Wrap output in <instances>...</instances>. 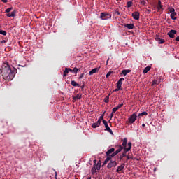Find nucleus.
Wrapping results in <instances>:
<instances>
[{
    "mask_svg": "<svg viewBox=\"0 0 179 179\" xmlns=\"http://www.w3.org/2000/svg\"><path fill=\"white\" fill-rule=\"evenodd\" d=\"M17 71L16 69L12 70L8 63H3L1 68V76L4 80H12L15 78V72Z\"/></svg>",
    "mask_w": 179,
    "mask_h": 179,
    "instance_id": "nucleus-1",
    "label": "nucleus"
},
{
    "mask_svg": "<svg viewBox=\"0 0 179 179\" xmlns=\"http://www.w3.org/2000/svg\"><path fill=\"white\" fill-rule=\"evenodd\" d=\"M127 146L128 148H124L123 152H122V155L120 156V159H122V157H125V156H127V152H129V150H131V148H132V143L131 142H129L127 143Z\"/></svg>",
    "mask_w": 179,
    "mask_h": 179,
    "instance_id": "nucleus-2",
    "label": "nucleus"
},
{
    "mask_svg": "<svg viewBox=\"0 0 179 179\" xmlns=\"http://www.w3.org/2000/svg\"><path fill=\"white\" fill-rule=\"evenodd\" d=\"M100 19L102 20H107L111 19V14L107 12L101 13Z\"/></svg>",
    "mask_w": 179,
    "mask_h": 179,
    "instance_id": "nucleus-3",
    "label": "nucleus"
},
{
    "mask_svg": "<svg viewBox=\"0 0 179 179\" xmlns=\"http://www.w3.org/2000/svg\"><path fill=\"white\" fill-rule=\"evenodd\" d=\"M136 118H138V116L136 115V113H133L130 115L129 117V125H132L135 121H136Z\"/></svg>",
    "mask_w": 179,
    "mask_h": 179,
    "instance_id": "nucleus-4",
    "label": "nucleus"
},
{
    "mask_svg": "<svg viewBox=\"0 0 179 179\" xmlns=\"http://www.w3.org/2000/svg\"><path fill=\"white\" fill-rule=\"evenodd\" d=\"M117 166V161L110 160V162L108 164V169H113V167Z\"/></svg>",
    "mask_w": 179,
    "mask_h": 179,
    "instance_id": "nucleus-5",
    "label": "nucleus"
},
{
    "mask_svg": "<svg viewBox=\"0 0 179 179\" xmlns=\"http://www.w3.org/2000/svg\"><path fill=\"white\" fill-rule=\"evenodd\" d=\"M175 34H177V31H176L174 29L171 30L168 33V36H169V37H170V38H174V37H176Z\"/></svg>",
    "mask_w": 179,
    "mask_h": 179,
    "instance_id": "nucleus-6",
    "label": "nucleus"
},
{
    "mask_svg": "<svg viewBox=\"0 0 179 179\" xmlns=\"http://www.w3.org/2000/svg\"><path fill=\"white\" fill-rule=\"evenodd\" d=\"M117 147L119 148L116 151H114L113 153H112V156H117V155H118V153H120V152H121L122 150V149H124V147H122V145H117Z\"/></svg>",
    "mask_w": 179,
    "mask_h": 179,
    "instance_id": "nucleus-7",
    "label": "nucleus"
},
{
    "mask_svg": "<svg viewBox=\"0 0 179 179\" xmlns=\"http://www.w3.org/2000/svg\"><path fill=\"white\" fill-rule=\"evenodd\" d=\"M139 12L138 11H136V12H134L132 13V17L133 19H134L135 20H139Z\"/></svg>",
    "mask_w": 179,
    "mask_h": 179,
    "instance_id": "nucleus-8",
    "label": "nucleus"
},
{
    "mask_svg": "<svg viewBox=\"0 0 179 179\" xmlns=\"http://www.w3.org/2000/svg\"><path fill=\"white\" fill-rule=\"evenodd\" d=\"M114 152H115V148H112L110 149H109L106 153V156H110L111 155H113V153H114Z\"/></svg>",
    "mask_w": 179,
    "mask_h": 179,
    "instance_id": "nucleus-9",
    "label": "nucleus"
},
{
    "mask_svg": "<svg viewBox=\"0 0 179 179\" xmlns=\"http://www.w3.org/2000/svg\"><path fill=\"white\" fill-rule=\"evenodd\" d=\"M125 167V164H122L120 166L117 167V169L116 170V173H120V171H122Z\"/></svg>",
    "mask_w": 179,
    "mask_h": 179,
    "instance_id": "nucleus-10",
    "label": "nucleus"
},
{
    "mask_svg": "<svg viewBox=\"0 0 179 179\" xmlns=\"http://www.w3.org/2000/svg\"><path fill=\"white\" fill-rule=\"evenodd\" d=\"M127 142H128V140L127 139V138H124L123 139V143H122V145L123 149H128V148H127Z\"/></svg>",
    "mask_w": 179,
    "mask_h": 179,
    "instance_id": "nucleus-11",
    "label": "nucleus"
},
{
    "mask_svg": "<svg viewBox=\"0 0 179 179\" xmlns=\"http://www.w3.org/2000/svg\"><path fill=\"white\" fill-rule=\"evenodd\" d=\"M131 72V70L129 69H124L122 71L121 74L123 75L124 76H127V75H128V73H129Z\"/></svg>",
    "mask_w": 179,
    "mask_h": 179,
    "instance_id": "nucleus-12",
    "label": "nucleus"
},
{
    "mask_svg": "<svg viewBox=\"0 0 179 179\" xmlns=\"http://www.w3.org/2000/svg\"><path fill=\"white\" fill-rule=\"evenodd\" d=\"M124 80H125V78H121L117 83V86H119L120 87H122V82H124Z\"/></svg>",
    "mask_w": 179,
    "mask_h": 179,
    "instance_id": "nucleus-13",
    "label": "nucleus"
},
{
    "mask_svg": "<svg viewBox=\"0 0 179 179\" xmlns=\"http://www.w3.org/2000/svg\"><path fill=\"white\" fill-rule=\"evenodd\" d=\"M100 69L99 68H94L92 70H91L89 73V75L90 76H92V75H94V73H96V72H98V71Z\"/></svg>",
    "mask_w": 179,
    "mask_h": 179,
    "instance_id": "nucleus-14",
    "label": "nucleus"
},
{
    "mask_svg": "<svg viewBox=\"0 0 179 179\" xmlns=\"http://www.w3.org/2000/svg\"><path fill=\"white\" fill-rule=\"evenodd\" d=\"M82 99V94H78L76 96L73 97V100L76 101V100H80Z\"/></svg>",
    "mask_w": 179,
    "mask_h": 179,
    "instance_id": "nucleus-15",
    "label": "nucleus"
},
{
    "mask_svg": "<svg viewBox=\"0 0 179 179\" xmlns=\"http://www.w3.org/2000/svg\"><path fill=\"white\" fill-rule=\"evenodd\" d=\"M124 27H127V29H129V30L134 29V27H135V25H134V24H124Z\"/></svg>",
    "mask_w": 179,
    "mask_h": 179,
    "instance_id": "nucleus-16",
    "label": "nucleus"
},
{
    "mask_svg": "<svg viewBox=\"0 0 179 179\" xmlns=\"http://www.w3.org/2000/svg\"><path fill=\"white\" fill-rule=\"evenodd\" d=\"M101 124V122L100 121H97L96 122L94 123L92 127L93 128H98V127H100V124Z\"/></svg>",
    "mask_w": 179,
    "mask_h": 179,
    "instance_id": "nucleus-17",
    "label": "nucleus"
},
{
    "mask_svg": "<svg viewBox=\"0 0 179 179\" xmlns=\"http://www.w3.org/2000/svg\"><path fill=\"white\" fill-rule=\"evenodd\" d=\"M71 86H74L75 87H80V85L76 83V81H75V80H71Z\"/></svg>",
    "mask_w": 179,
    "mask_h": 179,
    "instance_id": "nucleus-18",
    "label": "nucleus"
},
{
    "mask_svg": "<svg viewBox=\"0 0 179 179\" xmlns=\"http://www.w3.org/2000/svg\"><path fill=\"white\" fill-rule=\"evenodd\" d=\"M101 167V161L99 160L96 165V170H100Z\"/></svg>",
    "mask_w": 179,
    "mask_h": 179,
    "instance_id": "nucleus-19",
    "label": "nucleus"
},
{
    "mask_svg": "<svg viewBox=\"0 0 179 179\" xmlns=\"http://www.w3.org/2000/svg\"><path fill=\"white\" fill-rule=\"evenodd\" d=\"M91 173L93 176L96 174V165H93L92 169H91Z\"/></svg>",
    "mask_w": 179,
    "mask_h": 179,
    "instance_id": "nucleus-20",
    "label": "nucleus"
},
{
    "mask_svg": "<svg viewBox=\"0 0 179 179\" xmlns=\"http://www.w3.org/2000/svg\"><path fill=\"white\" fill-rule=\"evenodd\" d=\"M150 71V66H148L143 70V73H148Z\"/></svg>",
    "mask_w": 179,
    "mask_h": 179,
    "instance_id": "nucleus-21",
    "label": "nucleus"
},
{
    "mask_svg": "<svg viewBox=\"0 0 179 179\" xmlns=\"http://www.w3.org/2000/svg\"><path fill=\"white\" fill-rule=\"evenodd\" d=\"M106 131H108L110 134H113V130L110 129V127H108V124H106L105 126Z\"/></svg>",
    "mask_w": 179,
    "mask_h": 179,
    "instance_id": "nucleus-22",
    "label": "nucleus"
},
{
    "mask_svg": "<svg viewBox=\"0 0 179 179\" xmlns=\"http://www.w3.org/2000/svg\"><path fill=\"white\" fill-rule=\"evenodd\" d=\"M176 16H177V13H172V14H171V18L172 19V20H176Z\"/></svg>",
    "mask_w": 179,
    "mask_h": 179,
    "instance_id": "nucleus-23",
    "label": "nucleus"
},
{
    "mask_svg": "<svg viewBox=\"0 0 179 179\" xmlns=\"http://www.w3.org/2000/svg\"><path fill=\"white\" fill-rule=\"evenodd\" d=\"M68 73H69V71L68 70V68H66L63 73V78H65Z\"/></svg>",
    "mask_w": 179,
    "mask_h": 179,
    "instance_id": "nucleus-24",
    "label": "nucleus"
},
{
    "mask_svg": "<svg viewBox=\"0 0 179 179\" xmlns=\"http://www.w3.org/2000/svg\"><path fill=\"white\" fill-rule=\"evenodd\" d=\"M168 9H169V12L171 13V14L176 13V10L174 9V8L169 7Z\"/></svg>",
    "mask_w": 179,
    "mask_h": 179,
    "instance_id": "nucleus-25",
    "label": "nucleus"
},
{
    "mask_svg": "<svg viewBox=\"0 0 179 179\" xmlns=\"http://www.w3.org/2000/svg\"><path fill=\"white\" fill-rule=\"evenodd\" d=\"M115 157V156H113V154H111L110 155L107 156L106 159H107L108 162H110V161H111V159H112L113 157Z\"/></svg>",
    "mask_w": 179,
    "mask_h": 179,
    "instance_id": "nucleus-26",
    "label": "nucleus"
},
{
    "mask_svg": "<svg viewBox=\"0 0 179 179\" xmlns=\"http://www.w3.org/2000/svg\"><path fill=\"white\" fill-rule=\"evenodd\" d=\"M8 17H15V12H11L10 14H7Z\"/></svg>",
    "mask_w": 179,
    "mask_h": 179,
    "instance_id": "nucleus-27",
    "label": "nucleus"
},
{
    "mask_svg": "<svg viewBox=\"0 0 179 179\" xmlns=\"http://www.w3.org/2000/svg\"><path fill=\"white\" fill-rule=\"evenodd\" d=\"M109 100H110V95H108V96H106L105 97V99H104V102H105V103H108Z\"/></svg>",
    "mask_w": 179,
    "mask_h": 179,
    "instance_id": "nucleus-28",
    "label": "nucleus"
},
{
    "mask_svg": "<svg viewBox=\"0 0 179 179\" xmlns=\"http://www.w3.org/2000/svg\"><path fill=\"white\" fill-rule=\"evenodd\" d=\"M143 115H148V113L146 112H142L138 114V117H143Z\"/></svg>",
    "mask_w": 179,
    "mask_h": 179,
    "instance_id": "nucleus-29",
    "label": "nucleus"
},
{
    "mask_svg": "<svg viewBox=\"0 0 179 179\" xmlns=\"http://www.w3.org/2000/svg\"><path fill=\"white\" fill-rule=\"evenodd\" d=\"M157 12H160V10L163 9V6L157 5Z\"/></svg>",
    "mask_w": 179,
    "mask_h": 179,
    "instance_id": "nucleus-30",
    "label": "nucleus"
},
{
    "mask_svg": "<svg viewBox=\"0 0 179 179\" xmlns=\"http://www.w3.org/2000/svg\"><path fill=\"white\" fill-rule=\"evenodd\" d=\"M164 43H166L164 39H159V41H158L159 44H164Z\"/></svg>",
    "mask_w": 179,
    "mask_h": 179,
    "instance_id": "nucleus-31",
    "label": "nucleus"
},
{
    "mask_svg": "<svg viewBox=\"0 0 179 179\" xmlns=\"http://www.w3.org/2000/svg\"><path fill=\"white\" fill-rule=\"evenodd\" d=\"M127 8H131V6H132L133 5V3L132 1H127Z\"/></svg>",
    "mask_w": 179,
    "mask_h": 179,
    "instance_id": "nucleus-32",
    "label": "nucleus"
},
{
    "mask_svg": "<svg viewBox=\"0 0 179 179\" xmlns=\"http://www.w3.org/2000/svg\"><path fill=\"white\" fill-rule=\"evenodd\" d=\"M0 34H2V36H6L7 34L6 31L1 30Z\"/></svg>",
    "mask_w": 179,
    "mask_h": 179,
    "instance_id": "nucleus-33",
    "label": "nucleus"
},
{
    "mask_svg": "<svg viewBox=\"0 0 179 179\" xmlns=\"http://www.w3.org/2000/svg\"><path fill=\"white\" fill-rule=\"evenodd\" d=\"M122 90V87L117 85V88L114 90L113 92H119V90Z\"/></svg>",
    "mask_w": 179,
    "mask_h": 179,
    "instance_id": "nucleus-34",
    "label": "nucleus"
},
{
    "mask_svg": "<svg viewBox=\"0 0 179 179\" xmlns=\"http://www.w3.org/2000/svg\"><path fill=\"white\" fill-rule=\"evenodd\" d=\"M116 111H118V108L116 106L113 108L112 112L113 113H116Z\"/></svg>",
    "mask_w": 179,
    "mask_h": 179,
    "instance_id": "nucleus-35",
    "label": "nucleus"
},
{
    "mask_svg": "<svg viewBox=\"0 0 179 179\" xmlns=\"http://www.w3.org/2000/svg\"><path fill=\"white\" fill-rule=\"evenodd\" d=\"M73 72H75L76 73H76H78V68L75 67L73 69Z\"/></svg>",
    "mask_w": 179,
    "mask_h": 179,
    "instance_id": "nucleus-36",
    "label": "nucleus"
},
{
    "mask_svg": "<svg viewBox=\"0 0 179 179\" xmlns=\"http://www.w3.org/2000/svg\"><path fill=\"white\" fill-rule=\"evenodd\" d=\"M111 73H113V71L108 72V73L106 74V78H110V76L111 75Z\"/></svg>",
    "mask_w": 179,
    "mask_h": 179,
    "instance_id": "nucleus-37",
    "label": "nucleus"
},
{
    "mask_svg": "<svg viewBox=\"0 0 179 179\" xmlns=\"http://www.w3.org/2000/svg\"><path fill=\"white\" fill-rule=\"evenodd\" d=\"M103 120H104V117L103 115H101L99 119L98 120V121H100L101 122V121H103Z\"/></svg>",
    "mask_w": 179,
    "mask_h": 179,
    "instance_id": "nucleus-38",
    "label": "nucleus"
},
{
    "mask_svg": "<svg viewBox=\"0 0 179 179\" xmlns=\"http://www.w3.org/2000/svg\"><path fill=\"white\" fill-rule=\"evenodd\" d=\"M10 10H12V8H8L6 10V13H9V12H10Z\"/></svg>",
    "mask_w": 179,
    "mask_h": 179,
    "instance_id": "nucleus-39",
    "label": "nucleus"
},
{
    "mask_svg": "<svg viewBox=\"0 0 179 179\" xmlns=\"http://www.w3.org/2000/svg\"><path fill=\"white\" fill-rule=\"evenodd\" d=\"M122 106H124V103H121L119 104L117 106H116L118 110H120V108H121V107H122Z\"/></svg>",
    "mask_w": 179,
    "mask_h": 179,
    "instance_id": "nucleus-40",
    "label": "nucleus"
},
{
    "mask_svg": "<svg viewBox=\"0 0 179 179\" xmlns=\"http://www.w3.org/2000/svg\"><path fill=\"white\" fill-rule=\"evenodd\" d=\"M107 163H108V161L107 159H106L105 161L103 162V166H106V164H107Z\"/></svg>",
    "mask_w": 179,
    "mask_h": 179,
    "instance_id": "nucleus-41",
    "label": "nucleus"
},
{
    "mask_svg": "<svg viewBox=\"0 0 179 179\" xmlns=\"http://www.w3.org/2000/svg\"><path fill=\"white\" fill-rule=\"evenodd\" d=\"M102 122H103L104 125H108V123L107 122V121L103 120Z\"/></svg>",
    "mask_w": 179,
    "mask_h": 179,
    "instance_id": "nucleus-42",
    "label": "nucleus"
},
{
    "mask_svg": "<svg viewBox=\"0 0 179 179\" xmlns=\"http://www.w3.org/2000/svg\"><path fill=\"white\" fill-rule=\"evenodd\" d=\"M83 76H85V73H82L80 77L78 78V79H82V78H83Z\"/></svg>",
    "mask_w": 179,
    "mask_h": 179,
    "instance_id": "nucleus-43",
    "label": "nucleus"
},
{
    "mask_svg": "<svg viewBox=\"0 0 179 179\" xmlns=\"http://www.w3.org/2000/svg\"><path fill=\"white\" fill-rule=\"evenodd\" d=\"M157 80H154L152 81V85H157Z\"/></svg>",
    "mask_w": 179,
    "mask_h": 179,
    "instance_id": "nucleus-44",
    "label": "nucleus"
},
{
    "mask_svg": "<svg viewBox=\"0 0 179 179\" xmlns=\"http://www.w3.org/2000/svg\"><path fill=\"white\" fill-rule=\"evenodd\" d=\"M155 40H157V41H159L160 38H159V36H156V37H155Z\"/></svg>",
    "mask_w": 179,
    "mask_h": 179,
    "instance_id": "nucleus-45",
    "label": "nucleus"
},
{
    "mask_svg": "<svg viewBox=\"0 0 179 179\" xmlns=\"http://www.w3.org/2000/svg\"><path fill=\"white\" fill-rule=\"evenodd\" d=\"M127 160H129V159H132V157H129V155H127Z\"/></svg>",
    "mask_w": 179,
    "mask_h": 179,
    "instance_id": "nucleus-46",
    "label": "nucleus"
},
{
    "mask_svg": "<svg viewBox=\"0 0 179 179\" xmlns=\"http://www.w3.org/2000/svg\"><path fill=\"white\" fill-rule=\"evenodd\" d=\"M96 164H97V161L96 159L94 160V165H95L96 167Z\"/></svg>",
    "mask_w": 179,
    "mask_h": 179,
    "instance_id": "nucleus-47",
    "label": "nucleus"
},
{
    "mask_svg": "<svg viewBox=\"0 0 179 179\" xmlns=\"http://www.w3.org/2000/svg\"><path fill=\"white\" fill-rule=\"evenodd\" d=\"M6 43V41H5V40L1 41V44H3V43Z\"/></svg>",
    "mask_w": 179,
    "mask_h": 179,
    "instance_id": "nucleus-48",
    "label": "nucleus"
},
{
    "mask_svg": "<svg viewBox=\"0 0 179 179\" xmlns=\"http://www.w3.org/2000/svg\"><path fill=\"white\" fill-rule=\"evenodd\" d=\"M69 72H73V69L68 68Z\"/></svg>",
    "mask_w": 179,
    "mask_h": 179,
    "instance_id": "nucleus-49",
    "label": "nucleus"
},
{
    "mask_svg": "<svg viewBox=\"0 0 179 179\" xmlns=\"http://www.w3.org/2000/svg\"><path fill=\"white\" fill-rule=\"evenodd\" d=\"M1 2H3V3H6V2H8V0H1Z\"/></svg>",
    "mask_w": 179,
    "mask_h": 179,
    "instance_id": "nucleus-50",
    "label": "nucleus"
},
{
    "mask_svg": "<svg viewBox=\"0 0 179 179\" xmlns=\"http://www.w3.org/2000/svg\"><path fill=\"white\" fill-rule=\"evenodd\" d=\"M157 5H162V1L160 0H158V3Z\"/></svg>",
    "mask_w": 179,
    "mask_h": 179,
    "instance_id": "nucleus-51",
    "label": "nucleus"
},
{
    "mask_svg": "<svg viewBox=\"0 0 179 179\" xmlns=\"http://www.w3.org/2000/svg\"><path fill=\"white\" fill-rule=\"evenodd\" d=\"M114 116V113H111V114H110V118H113V117Z\"/></svg>",
    "mask_w": 179,
    "mask_h": 179,
    "instance_id": "nucleus-52",
    "label": "nucleus"
},
{
    "mask_svg": "<svg viewBox=\"0 0 179 179\" xmlns=\"http://www.w3.org/2000/svg\"><path fill=\"white\" fill-rule=\"evenodd\" d=\"M176 41H179V36L176 38Z\"/></svg>",
    "mask_w": 179,
    "mask_h": 179,
    "instance_id": "nucleus-53",
    "label": "nucleus"
},
{
    "mask_svg": "<svg viewBox=\"0 0 179 179\" xmlns=\"http://www.w3.org/2000/svg\"><path fill=\"white\" fill-rule=\"evenodd\" d=\"M116 15H117L118 16H120V13L119 11H116Z\"/></svg>",
    "mask_w": 179,
    "mask_h": 179,
    "instance_id": "nucleus-54",
    "label": "nucleus"
},
{
    "mask_svg": "<svg viewBox=\"0 0 179 179\" xmlns=\"http://www.w3.org/2000/svg\"><path fill=\"white\" fill-rule=\"evenodd\" d=\"M147 12H148V13H150V12H152V10H147Z\"/></svg>",
    "mask_w": 179,
    "mask_h": 179,
    "instance_id": "nucleus-55",
    "label": "nucleus"
},
{
    "mask_svg": "<svg viewBox=\"0 0 179 179\" xmlns=\"http://www.w3.org/2000/svg\"><path fill=\"white\" fill-rule=\"evenodd\" d=\"M145 3H146V2H145V1H143V2H142V4H143V5H145Z\"/></svg>",
    "mask_w": 179,
    "mask_h": 179,
    "instance_id": "nucleus-56",
    "label": "nucleus"
},
{
    "mask_svg": "<svg viewBox=\"0 0 179 179\" xmlns=\"http://www.w3.org/2000/svg\"><path fill=\"white\" fill-rule=\"evenodd\" d=\"M142 127H145V123H143V124H142Z\"/></svg>",
    "mask_w": 179,
    "mask_h": 179,
    "instance_id": "nucleus-57",
    "label": "nucleus"
},
{
    "mask_svg": "<svg viewBox=\"0 0 179 179\" xmlns=\"http://www.w3.org/2000/svg\"><path fill=\"white\" fill-rule=\"evenodd\" d=\"M85 87V85L81 86V89H83Z\"/></svg>",
    "mask_w": 179,
    "mask_h": 179,
    "instance_id": "nucleus-58",
    "label": "nucleus"
},
{
    "mask_svg": "<svg viewBox=\"0 0 179 179\" xmlns=\"http://www.w3.org/2000/svg\"><path fill=\"white\" fill-rule=\"evenodd\" d=\"M104 114H106V112H104L101 115H103V117H104Z\"/></svg>",
    "mask_w": 179,
    "mask_h": 179,
    "instance_id": "nucleus-59",
    "label": "nucleus"
},
{
    "mask_svg": "<svg viewBox=\"0 0 179 179\" xmlns=\"http://www.w3.org/2000/svg\"><path fill=\"white\" fill-rule=\"evenodd\" d=\"M87 179H92V178L90 177V178H87Z\"/></svg>",
    "mask_w": 179,
    "mask_h": 179,
    "instance_id": "nucleus-60",
    "label": "nucleus"
},
{
    "mask_svg": "<svg viewBox=\"0 0 179 179\" xmlns=\"http://www.w3.org/2000/svg\"><path fill=\"white\" fill-rule=\"evenodd\" d=\"M109 60H110V59H108V61H107V62H108Z\"/></svg>",
    "mask_w": 179,
    "mask_h": 179,
    "instance_id": "nucleus-61",
    "label": "nucleus"
},
{
    "mask_svg": "<svg viewBox=\"0 0 179 179\" xmlns=\"http://www.w3.org/2000/svg\"><path fill=\"white\" fill-rule=\"evenodd\" d=\"M109 60H110V59H108V61H107V62H108Z\"/></svg>",
    "mask_w": 179,
    "mask_h": 179,
    "instance_id": "nucleus-62",
    "label": "nucleus"
},
{
    "mask_svg": "<svg viewBox=\"0 0 179 179\" xmlns=\"http://www.w3.org/2000/svg\"><path fill=\"white\" fill-rule=\"evenodd\" d=\"M117 1H120V0H116Z\"/></svg>",
    "mask_w": 179,
    "mask_h": 179,
    "instance_id": "nucleus-63",
    "label": "nucleus"
},
{
    "mask_svg": "<svg viewBox=\"0 0 179 179\" xmlns=\"http://www.w3.org/2000/svg\"><path fill=\"white\" fill-rule=\"evenodd\" d=\"M0 29H1V26H0Z\"/></svg>",
    "mask_w": 179,
    "mask_h": 179,
    "instance_id": "nucleus-64",
    "label": "nucleus"
}]
</instances>
